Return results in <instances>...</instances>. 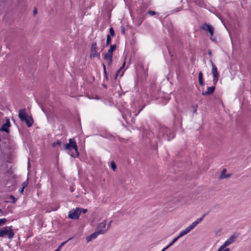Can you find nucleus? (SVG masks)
<instances>
[{
    "label": "nucleus",
    "instance_id": "nucleus-1",
    "mask_svg": "<svg viewBox=\"0 0 251 251\" xmlns=\"http://www.w3.org/2000/svg\"><path fill=\"white\" fill-rule=\"evenodd\" d=\"M175 136V133L166 126H161L159 129L158 138L170 141Z\"/></svg>",
    "mask_w": 251,
    "mask_h": 251
},
{
    "label": "nucleus",
    "instance_id": "nucleus-2",
    "mask_svg": "<svg viewBox=\"0 0 251 251\" xmlns=\"http://www.w3.org/2000/svg\"><path fill=\"white\" fill-rule=\"evenodd\" d=\"M69 143L64 145V149L71 151L72 150H75V152H69V154L73 157H76L79 155V153L77 150V146L75 141L74 139H70L69 140Z\"/></svg>",
    "mask_w": 251,
    "mask_h": 251
},
{
    "label": "nucleus",
    "instance_id": "nucleus-3",
    "mask_svg": "<svg viewBox=\"0 0 251 251\" xmlns=\"http://www.w3.org/2000/svg\"><path fill=\"white\" fill-rule=\"evenodd\" d=\"M18 116L22 121L25 122L27 127L31 126L33 124V118L27 115L25 109L19 110Z\"/></svg>",
    "mask_w": 251,
    "mask_h": 251
},
{
    "label": "nucleus",
    "instance_id": "nucleus-4",
    "mask_svg": "<svg viewBox=\"0 0 251 251\" xmlns=\"http://www.w3.org/2000/svg\"><path fill=\"white\" fill-rule=\"evenodd\" d=\"M14 235L12 227L5 226L0 230V237H8L9 239L13 237Z\"/></svg>",
    "mask_w": 251,
    "mask_h": 251
},
{
    "label": "nucleus",
    "instance_id": "nucleus-5",
    "mask_svg": "<svg viewBox=\"0 0 251 251\" xmlns=\"http://www.w3.org/2000/svg\"><path fill=\"white\" fill-rule=\"evenodd\" d=\"M237 236L235 234H232L228 239H227L224 244L221 245L217 251H223L225 250L226 247L233 244L236 240Z\"/></svg>",
    "mask_w": 251,
    "mask_h": 251
},
{
    "label": "nucleus",
    "instance_id": "nucleus-6",
    "mask_svg": "<svg viewBox=\"0 0 251 251\" xmlns=\"http://www.w3.org/2000/svg\"><path fill=\"white\" fill-rule=\"evenodd\" d=\"M98 48L96 42H93L90 49V57L100 58V52H98Z\"/></svg>",
    "mask_w": 251,
    "mask_h": 251
},
{
    "label": "nucleus",
    "instance_id": "nucleus-7",
    "mask_svg": "<svg viewBox=\"0 0 251 251\" xmlns=\"http://www.w3.org/2000/svg\"><path fill=\"white\" fill-rule=\"evenodd\" d=\"M96 230L100 234H103L105 233L107 231H108V229L106 227V220H103L98 224Z\"/></svg>",
    "mask_w": 251,
    "mask_h": 251
},
{
    "label": "nucleus",
    "instance_id": "nucleus-8",
    "mask_svg": "<svg viewBox=\"0 0 251 251\" xmlns=\"http://www.w3.org/2000/svg\"><path fill=\"white\" fill-rule=\"evenodd\" d=\"M80 210L79 208H76L75 209H73L72 211H70L68 217L71 219H78L81 214V212H79Z\"/></svg>",
    "mask_w": 251,
    "mask_h": 251
},
{
    "label": "nucleus",
    "instance_id": "nucleus-9",
    "mask_svg": "<svg viewBox=\"0 0 251 251\" xmlns=\"http://www.w3.org/2000/svg\"><path fill=\"white\" fill-rule=\"evenodd\" d=\"M201 28L203 30L208 32L211 36H213L214 34V28L210 25L204 23L201 25Z\"/></svg>",
    "mask_w": 251,
    "mask_h": 251
},
{
    "label": "nucleus",
    "instance_id": "nucleus-10",
    "mask_svg": "<svg viewBox=\"0 0 251 251\" xmlns=\"http://www.w3.org/2000/svg\"><path fill=\"white\" fill-rule=\"evenodd\" d=\"M212 73L213 75V83L214 85H216L218 81L219 74L218 72L217 68L215 64H213V67H212Z\"/></svg>",
    "mask_w": 251,
    "mask_h": 251
},
{
    "label": "nucleus",
    "instance_id": "nucleus-11",
    "mask_svg": "<svg viewBox=\"0 0 251 251\" xmlns=\"http://www.w3.org/2000/svg\"><path fill=\"white\" fill-rule=\"evenodd\" d=\"M205 214L202 215V216L199 219H198L196 221L193 222L191 225H190L188 227L191 231L193 230L197 225L199 224L204 218L205 216Z\"/></svg>",
    "mask_w": 251,
    "mask_h": 251
},
{
    "label": "nucleus",
    "instance_id": "nucleus-12",
    "mask_svg": "<svg viewBox=\"0 0 251 251\" xmlns=\"http://www.w3.org/2000/svg\"><path fill=\"white\" fill-rule=\"evenodd\" d=\"M11 124L10 121L8 119H6V123L4 124L0 128V131H5L6 133L9 132L8 128L10 126Z\"/></svg>",
    "mask_w": 251,
    "mask_h": 251
},
{
    "label": "nucleus",
    "instance_id": "nucleus-13",
    "mask_svg": "<svg viewBox=\"0 0 251 251\" xmlns=\"http://www.w3.org/2000/svg\"><path fill=\"white\" fill-rule=\"evenodd\" d=\"M113 55L105 53L104 55V59L107 62V65L110 66L113 62L112 60Z\"/></svg>",
    "mask_w": 251,
    "mask_h": 251
},
{
    "label": "nucleus",
    "instance_id": "nucleus-14",
    "mask_svg": "<svg viewBox=\"0 0 251 251\" xmlns=\"http://www.w3.org/2000/svg\"><path fill=\"white\" fill-rule=\"evenodd\" d=\"M99 235H100V234L97 230H96L95 232L92 233L86 237V239L87 242H89L92 240L96 239Z\"/></svg>",
    "mask_w": 251,
    "mask_h": 251
},
{
    "label": "nucleus",
    "instance_id": "nucleus-15",
    "mask_svg": "<svg viewBox=\"0 0 251 251\" xmlns=\"http://www.w3.org/2000/svg\"><path fill=\"white\" fill-rule=\"evenodd\" d=\"M215 85H214L213 86L208 87L207 89V91H206L205 92H203L202 93V95L203 96H205V95H208L212 94L214 93V92L215 91Z\"/></svg>",
    "mask_w": 251,
    "mask_h": 251
},
{
    "label": "nucleus",
    "instance_id": "nucleus-16",
    "mask_svg": "<svg viewBox=\"0 0 251 251\" xmlns=\"http://www.w3.org/2000/svg\"><path fill=\"white\" fill-rule=\"evenodd\" d=\"M226 171V169H224L222 170V171L221 172V174L219 177L220 179L226 178H227V177H229V176H230V175H231L230 174L225 175Z\"/></svg>",
    "mask_w": 251,
    "mask_h": 251
},
{
    "label": "nucleus",
    "instance_id": "nucleus-17",
    "mask_svg": "<svg viewBox=\"0 0 251 251\" xmlns=\"http://www.w3.org/2000/svg\"><path fill=\"white\" fill-rule=\"evenodd\" d=\"M195 2L200 7H204L206 6L204 0H195Z\"/></svg>",
    "mask_w": 251,
    "mask_h": 251
},
{
    "label": "nucleus",
    "instance_id": "nucleus-18",
    "mask_svg": "<svg viewBox=\"0 0 251 251\" xmlns=\"http://www.w3.org/2000/svg\"><path fill=\"white\" fill-rule=\"evenodd\" d=\"M116 48V45H111L110 47V49L108 50L107 52L106 53L113 55V52L114 50H115Z\"/></svg>",
    "mask_w": 251,
    "mask_h": 251
},
{
    "label": "nucleus",
    "instance_id": "nucleus-19",
    "mask_svg": "<svg viewBox=\"0 0 251 251\" xmlns=\"http://www.w3.org/2000/svg\"><path fill=\"white\" fill-rule=\"evenodd\" d=\"M191 230H190V229L188 228V227H186L185 229L182 230L180 233H179V237H182L184 235H185V234H187L188 233H189V232H190Z\"/></svg>",
    "mask_w": 251,
    "mask_h": 251
},
{
    "label": "nucleus",
    "instance_id": "nucleus-20",
    "mask_svg": "<svg viewBox=\"0 0 251 251\" xmlns=\"http://www.w3.org/2000/svg\"><path fill=\"white\" fill-rule=\"evenodd\" d=\"M144 20V17L139 18L138 19H136L135 20V25H138V26L142 24V23L143 22Z\"/></svg>",
    "mask_w": 251,
    "mask_h": 251
},
{
    "label": "nucleus",
    "instance_id": "nucleus-21",
    "mask_svg": "<svg viewBox=\"0 0 251 251\" xmlns=\"http://www.w3.org/2000/svg\"><path fill=\"white\" fill-rule=\"evenodd\" d=\"M125 62H124L123 65L122 67H120V68L117 71V72H116V73L115 74V79H117V77H118V76L119 75V73L120 72V71L122 70V69L124 68V67L125 66Z\"/></svg>",
    "mask_w": 251,
    "mask_h": 251
},
{
    "label": "nucleus",
    "instance_id": "nucleus-22",
    "mask_svg": "<svg viewBox=\"0 0 251 251\" xmlns=\"http://www.w3.org/2000/svg\"><path fill=\"white\" fill-rule=\"evenodd\" d=\"M62 144V143L59 140H57L56 141V142H53L52 144V147H56V146H61Z\"/></svg>",
    "mask_w": 251,
    "mask_h": 251
},
{
    "label": "nucleus",
    "instance_id": "nucleus-23",
    "mask_svg": "<svg viewBox=\"0 0 251 251\" xmlns=\"http://www.w3.org/2000/svg\"><path fill=\"white\" fill-rule=\"evenodd\" d=\"M9 199H11L12 201H6L7 202H12V203H15L16 202V199L14 197V196L13 195H10L9 196Z\"/></svg>",
    "mask_w": 251,
    "mask_h": 251
},
{
    "label": "nucleus",
    "instance_id": "nucleus-24",
    "mask_svg": "<svg viewBox=\"0 0 251 251\" xmlns=\"http://www.w3.org/2000/svg\"><path fill=\"white\" fill-rule=\"evenodd\" d=\"M111 39L109 35H107L106 39V46H107L111 42Z\"/></svg>",
    "mask_w": 251,
    "mask_h": 251
},
{
    "label": "nucleus",
    "instance_id": "nucleus-25",
    "mask_svg": "<svg viewBox=\"0 0 251 251\" xmlns=\"http://www.w3.org/2000/svg\"><path fill=\"white\" fill-rule=\"evenodd\" d=\"M109 32H110V35L112 36V37H113L115 35V32H114V29H113V28L112 27H111L109 29Z\"/></svg>",
    "mask_w": 251,
    "mask_h": 251
},
{
    "label": "nucleus",
    "instance_id": "nucleus-26",
    "mask_svg": "<svg viewBox=\"0 0 251 251\" xmlns=\"http://www.w3.org/2000/svg\"><path fill=\"white\" fill-rule=\"evenodd\" d=\"M111 166L112 170L114 171L116 168V165L114 161L111 162Z\"/></svg>",
    "mask_w": 251,
    "mask_h": 251
},
{
    "label": "nucleus",
    "instance_id": "nucleus-27",
    "mask_svg": "<svg viewBox=\"0 0 251 251\" xmlns=\"http://www.w3.org/2000/svg\"><path fill=\"white\" fill-rule=\"evenodd\" d=\"M155 12L154 11L150 10L147 12V14H149L150 16H153L155 14Z\"/></svg>",
    "mask_w": 251,
    "mask_h": 251
},
{
    "label": "nucleus",
    "instance_id": "nucleus-28",
    "mask_svg": "<svg viewBox=\"0 0 251 251\" xmlns=\"http://www.w3.org/2000/svg\"><path fill=\"white\" fill-rule=\"evenodd\" d=\"M6 220L5 218L0 219V226L4 224Z\"/></svg>",
    "mask_w": 251,
    "mask_h": 251
},
{
    "label": "nucleus",
    "instance_id": "nucleus-29",
    "mask_svg": "<svg viewBox=\"0 0 251 251\" xmlns=\"http://www.w3.org/2000/svg\"><path fill=\"white\" fill-rule=\"evenodd\" d=\"M72 238H69V239H68L67 241H65V242H62L58 247H60V248H61L63 245H64L68 241H69L70 240H71Z\"/></svg>",
    "mask_w": 251,
    "mask_h": 251
},
{
    "label": "nucleus",
    "instance_id": "nucleus-30",
    "mask_svg": "<svg viewBox=\"0 0 251 251\" xmlns=\"http://www.w3.org/2000/svg\"><path fill=\"white\" fill-rule=\"evenodd\" d=\"M203 79V74L201 72L199 73V80Z\"/></svg>",
    "mask_w": 251,
    "mask_h": 251
},
{
    "label": "nucleus",
    "instance_id": "nucleus-31",
    "mask_svg": "<svg viewBox=\"0 0 251 251\" xmlns=\"http://www.w3.org/2000/svg\"><path fill=\"white\" fill-rule=\"evenodd\" d=\"M27 181H25L24 182H23L22 183V185H23V188H25L27 185Z\"/></svg>",
    "mask_w": 251,
    "mask_h": 251
},
{
    "label": "nucleus",
    "instance_id": "nucleus-32",
    "mask_svg": "<svg viewBox=\"0 0 251 251\" xmlns=\"http://www.w3.org/2000/svg\"><path fill=\"white\" fill-rule=\"evenodd\" d=\"M80 210L79 211V212H83V213H85L87 211V209H83V208H79Z\"/></svg>",
    "mask_w": 251,
    "mask_h": 251
},
{
    "label": "nucleus",
    "instance_id": "nucleus-33",
    "mask_svg": "<svg viewBox=\"0 0 251 251\" xmlns=\"http://www.w3.org/2000/svg\"><path fill=\"white\" fill-rule=\"evenodd\" d=\"M112 223V221H110L109 222V223L108 224V225H107V226H106V227H107V228L108 230H109V229L110 228V226H111V223Z\"/></svg>",
    "mask_w": 251,
    "mask_h": 251
},
{
    "label": "nucleus",
    "instance_id": "nucleus-34",
    "mask_svg": "<svg viewBox=\"0 0 251 251\" xmlns=\"http://www.w3.org/2000/svg\"><path fill=\"white\" fill-rule=\"evenodd\" d=\"M199 82L200 85L203 86L204 85V82L203 79L199 80Z\"/></svg>",
    "mask_w": 251,
    "mask_h": 251
},
{
    "label": "nucleus",
    "instance_id": "nucleus-35",
    "mask_svg": "<svg viewBox=\"0 0 251 251\" xmlns=\"http://www.w3.org/2000/svg\"><path fill=\"white\" fill-rule=\"evenodd\" d=\"M175 243L172 241L167 247L165 248H167V249L169 248L170 246H172Z\"/></svg>",
    "mask_w": 251,
    "mask_h": 251
},
{
    "label": "nucleus",
    "instance_id": "nucleus-36",
    "mask_svg": "<svg viewBox=\"0 0 251 251\" xmlns=\"http://www.w3.org/2000/svg\"><path fill=\"white\" fill-rule=\"evenodd\" d=\"M179 238H180V237H179V236L178 235V236H177L175 238H174L173 240V241L175 243Z\"/></svg>",
    "mask_w": 251,
    "mask_h": 251
},
{
    "label": "nucleus",
    "instance_id": "nucleus-37",
    "mask_svg": "<svg viewBox=\"0 0 251 251\" xmlns=\"http://www.w3.org/2000/svg\"><path fill=\"white\" fill-rule=\"evenodd\" d=\"M37 9L36 8H34L33 11V15H35L37 14Z\"/></svg>",
    "mask_w": 251,
    "mask_h": 251
},
{
    "label": "nucleus",
    "instance_id": "nucleus-38",
    "mask_svg": "<svg viewBox=\"0 0 251 251\" xmlns=\"http://www.w3.org/2000/svg\"><path fill=\"white\" fill-rule=\"evenodd\" d=\"M193 108H194V112L196 113L197 112V105L194 106Z\"/></svg>",
    "mask_w": 251,
    "mask_h": 251
},
{
    "label": "nucleus",
    "instance_id": "nucleus-39",
    "mask_svg": "<svg viewBox=\"0 0 251 251\" xmlns=\"http://www.w3.org/2000/svg\"><path fill=\"white\" fill-rule=\"evenodd\" d=\"M208 54L209 55H211V54H212V52H211V51L210 50H209L208 51Z\"/></svg>",
    "mask_w": 251,
    "mask_h": 251
},
{
    "label": "nucleus",
    "instance_id": "nucleus-40",
    "mask_svg": "<svg viewBox=\"0 0 251 251\" xmlns=\"http://www.w3.org/2000/svg\"><path fill=\"white\" fill-rule=\"evenodd\" d=\"M30 167V160H29V158H28V168H29Z\"/></svg>",
    "mask_w": 251,
    "mask_h": 251
},
{
    "label": "nucleus",
    "instance_id": "nucleus-41",
    "mask_svg": "<svg viewBox=\"0 0 251 251\" xmlns=\"http://www.w3.org/2000/svg\"><path fill=\"white\" fill-rule=\"evenodd\" d=\"M102 66H103V71L106 70L105 65L104 64H103Z\"/></svg>",
    "mask_w": 251,
    "mask_h": 251
},
{
    "label": "nucleus",
    "instance_id": "nucleus-42",
    "mask_svg": "<svg viewBox=\"0 0 251 251\" xmlns=\"http://www.w3.org/2000/svg\"><path fill=\"white\" fill-rule=\"evenodd\" d=\"M60 251V247H58L54 251Z\"/></svg>",
    "mask_w": 251,
    "mask_h": 251
},
{
    "label": "nucleus",
    "instance_id": "nucleus-43",
    "mask_svg": "<svg viewBox=\"0 0 251 251\" xmlns=\"http://www.w3.org/2000/svg\"><path fill=\"white\" fill-rule=\"evenodd\" d=\"M24 188L22 187V188L21 189V190H20V192L21 193H22V192L24 191Z\"/></svg>",
    "mask_w": 251,
    "mask_h": 251
},
{
    "label": "nucleus",
    "instance_id": "nucleus-44",
    "mask_svg": "<svg viewBox=\"0 0 251 251\" xmlns=\"http://www.w3.org/2000/svg\"><path fill=\"white\" fill-rule=\"evenodd\" d=\"M210 63H211V64L212 67H213V64H214V63H213V62L212 61V60H210Z\"/></svg>",
    "mask_w": 251,
    "mask_h": 251
},
{
    "label": "nucleus",
    "instance_id": "nucleus-45",
    "mask_svg": "<svg viewBox=\"0 0 251 251\" xmlns=\"http://www.w3.org/2000/svg\"><path fill=\"white\" fill-rule=\"evenodd\" d=\"M104 73L105 74V75L106 77L107 78V73H106V70L104 71Z\"/></svg>",
    "mask_w": 251,
    "mask_h": 251
},
{
    "label": "nucleus",
    "instance_id": "nucleus-46",
    "mask_svg": "<svg viewBox=\"0 0 251 251\" xmlns=\"http://www.w3.org/2000/svg\"><path fill=\"white\" fill-rule=\"evenodd\" d=\"M176 12H177V11H179L180 10V9L179 8H177L176 9Z\"/></svg>",
    "mask_w": 251,
    "mask_h": 251
},
{
    "label": "nucleus",
    "instance_id": "nucleus-47",
    "mask_svg": "<svg viewBox=\"0 0 251 251\" xmlns=\"http://www.w3.org/2000/svg\"><path fill=\"white\" fill-rule=\"evenodd\" d=\"M223 251H230V249L229 248L226 249L225 250Z\"/></svg>",
    "mask_w": 251,
    "mask_h": 251
},
{
    "label": "nucleus",
    "instance_id": "nucleus-48",
    "mask_svg": "<svg viewBox=\"0 0 251 251\" xmlns=\"http://www.w3.org/2000/svg\"><path fill=\"white\" fill-rule=\"evenodd\" d=\"M166 250H167V248H164L161 251H165Z\"/></svg>",
    "mask_w": 251,
    "mask_h": 251
},
{
    "label": "nucleus",
    "instance_id": "nucleus-49",
    "mask_svg": "<svg viewBox=\"0 0 251 251\" xmlns=\"http://www.w3.org/2000/svg\"><path fill=\"white\" fill-rule=\"evenodd\" d=\"M71 190L72 192L74 191V189L73 188H71Z\"/></svg>",
    "mask_w": 251,
    "mask_h": 251
},
{
    "label": "nucleus",
    "instance_id": "nucleus-50",
    "mask_svg": "<svg viewBox=\"0 0 251 251\" xmlns=\"http://www.w3.org/2000/svg\"><path fill=\"white\" fill-rule=\"evenodd\" d=\"M122 32H123V34L124 33V32H125L124 30H122Z\"/></svg>",
    "mask_w": 251,
    "mask_h": 251
},
{
    "label": "nucleus",
    "instance_id": "nucleus-51",
    "mask_svg": "<svg viewBox=\"0 0 251 251\" xmlns=\"http://www.w3.org/2000/svg\"><path fill=\"white\" fill-rule=\"evenodd\" d=\"M123 73H124V72H123V73H122V74H121V76H122L123 75Z\"/></svg>",
    "mask_w": 251,
    "mask_h": 251
},
{
    "label": "nucleus",
    "instance_id": "nucleus-52",
    "mask_svg": "<svg viewBox=\"0 0 251 251\" xmlns=\"http://www.w3.org/2000/svg\"><path fill=\"white\" fill-rule=\"evenodd\" d=\"M141 112V110H139L138 112V114L140 112Z\"/></svg>",
    "mask_w": 251,
    "mask_h": 251
},
{
    "label": "nucleus",
    "instance_id": "nucleus-53",
    "mask_svg": "<svg viewBox=\"0 0 251 251\" xmlns=\"http://www.w3.org/2000/svg\"><path fill=\"white\" fill-rule=\"evenodd\" d=\"M141 112V110H139L138 112V114L140 112Z\"/></svg>",
    "mask_w": 251,
    "mask_h": 251
},
{
    "label": "nucleus",
    "instance_id": "nucleus-54",
    "mask_svg": "<svg viewBox=\"0 0 251 251\" xmlns=\"http://www.w3.org/2000/svg\"><path fill=\"white\" fill-rule=\"evenodd\" d=\"M141 112V110H139L138 112V114L140 112Z\"/></svg>",
    "mask_w": 251,
    "mask_h": 251
},
{
    "label": "nucleus",
    "instance_id": "nucleus-55",
    "mask_svg": "<svg viewBox=\"0 0 251 251\" xmlns=\"http://www.w3.org/2000/svg\"><path fill=\"white\" fill-rule=\"evenodd\" d=\"M141 112V110H139L138 112V114L140 112Z\"/></svg>",
    "mask_w": 251,
    "mask_h": 251
},
{
    "label": "nucleus",
    "instance_id": "nucleus-56",
    "mask_svg": "<svg viewBox=\"0 0 251 251\" xmlns=\"http://www.w3.org/2000/svg\"><path fill=\"white\" fill-rule=\"evenodd\" d=\"M138 113L135 114V116H136L137 115Z\"/></svg>",
    "mask_w": 251,
    "mask_h": 251
}]
</instances>
